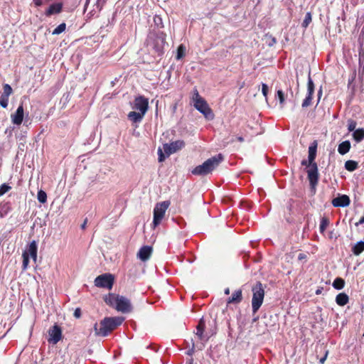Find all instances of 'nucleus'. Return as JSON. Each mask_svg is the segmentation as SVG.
<instances>
[{
    "instance_id": "nucleus-16",
    "label": "nucleus",
    "mask_w": 364,
    "mask_h": 364,
    "mask_svg": "<svg viewBox=\"0 0 364 364\" xmlns=\"http://www.w3.org/2000/svg\"><path fill=\"white\" fill-rule=\"evenodd\" d=\"M24 112L23 105H21L17 108L16 112L11 115V120L14 124L20 125L23 119Z\"/></svg>"
},
{
    "instance_id": "nucleus-56",
    "label": "nucleus",
    "mask_w": 364,
    "mask_h": 364,
    "mask_svg": "<svg viewBox=\"0 0 364 364\" xmlns=\"http://www.w3.org/2000/svg\"><path fill=\"white\" fill-rule=\"evenodd\" d=\"M225 294H230V289L229 288H226L224 291Z\"/></svg>"
},
{
    "instance_id": "nucleus-14",
    "label": "nucleus",
    "mask_w": 364,
    "mask_h": 364,
    "mask_svg": "<svg viewBox=\"0 0 364 364\" xmlns=\"http://www.w3.org/2000/svg\"><path fill=\"white\" fill-rule=\"evenodd\" d=\"M350 200L347 195H339L332 200V205L334 207H347L350 205Z\"/></svg>"
},
{
    "instance_id": "nucleus-9",
    "label": "nucleus",
    "mask_w": 364,
    "mask_h": 364,
    "mask_svg": "<svg viewBox=\"0 0 364 364\" xmlns=\"http://www.w3.org/2000/svg\"><path fill=\"white\" fill-rule=\"evenodd\" d=\"M194 107L197 110L202 113L208 119H213L214 117L212 109L208 106L207 102L203 99L198 100L194 103Z\"/></svg>"
},
{
    "instance_id": "nucleus-17",
    "label": "nucleus",
    "mask_w": 364,
    "mask_h": 364,
    "mask_svg": "<svg viewBox=\"0 0 364 364\" xmlns=\"http://www.w3.org/2000/svg\"><path fill=\"white\" fill-rule=\"evenodd\" d=\"M152 247L148 245L143 246L137 253L138 257L143 262L148 260L151 255Z\"/></svg>"
},
{
    "instance_id": "nucleus-46",
    "label": "nucleus",
    "mask_w": 364,
    "mask_h": 364,
    "mask_svg": "<svg viewBox=\"0 0 364 364\" xmlns=\"http://www.w3.org/2000/svg\"><path fill=\"white\" fill-rule=\"evenodd\" d=\"M307 259V255L304 253H299L298 255V260L302 261V260H306Z\"/></svg>"
},
{
    "instance_id": "nucleus-37",
    "label": "nucleus",
    "mask_w": 364,
    "mask_h": 364,
    "mask_svg": "<svg viewBox=\"0 0 364 364\" xmlns=\"http://www.w3.org/2000/svg\"><path fill=\"white\" fill-rule=\"evenodd\" d=\"M277 95L279 98L280 105L282 107H283L285 102L284 94L283 91L281 90H278Z\"/></svg>"
},
{
    "instance_id": "nucleus-2",
    "label": "nucleus",
    "mask_w": 364,
    "mask_h": 364,
    "mask_svg": "<svg viewBox=\"0 0 364 364\" xmlns=\"http://www.w3.org/2000/svg\"><path fill=\"white\" fill-rule=\"evenodd\" d=\"M166 36L163 31L154 28L150 31L147 36V46L159 56L164 53V46L166 44Z\"/></svg>"
},
{
    "instance_id": "nucleus-47",
    "label": "nucleus",
    "mask_w": 364,
    "mask_h": 364,
    "mask_svg": "<svg viewBox=\"0 0 364 364\" xmlns=\"http://www.w3.org/2000/svg\"><path fill=\"white\" fill-rule=\"evenodd\" d=\"M328 350H326L324 356H323V357H322V358L319 360V363H320L321 364H323V363H324V362H325V360H326V358H327V356H328Z\"/></svg>"
},
{
    "instance_id": "nucleus-38",
    "label": "nucleus",
    "mask_w": 364,
    "mask_h": 364,
    "mask_svg": "<svg viewBox=\"0 0 364 364\" xmlns=\"http://www.w3.org/2000/svg\"><path fill=\"white\" fill-rule=\"evenodd\" d=\"M11 188V187L9 185H7L6 183H3L1 186H0V196H3L4 194H5L6 192H8L10 189Z\"/></svg>"
},
{
    "instance_id": "nucleus-31",
    "label": "nucleus",
    "mask_w": 364,
    "mask_h": 364,
    "mask_svg": "<svg viewBox=\"0 0 364 364\" xmlns=\"http://www.w3.org/2000/svg\"><path fill=\"white\" fill-rule=\"evenodd\" d=\"M37 198L41 203H45L47 201V194L42 190L38 191Z\"/></svg>"
},
{
    "instance_id": "nucleus-11",
    "label": "nucleus",
    "mask_w": 364,
    "mask_h": 364,
    "mask_svg": "<svg viewBox=\"0 0 364 364\" xmlns=\"http://www.w3.org/2000/svg\"><path fill=\"white\" fill-rule=\"evenodd\" d=\"M311 73L309 72V76H308V82H307V95L305 97V99L303 100V102H302V107H307L311 105V100H312V96H313V94L314 93V90H315V85H314V83L311 77Z\"/></svg>"
},
{
    "instance_id": "nucleus-48",
    "label": "nucleus",
    "mask_w": 364,
    "mask_h": 364,
    "mask_svg": "<svg viewBox=\"0 0 364 364\" xmlns=\"http://www.w3.org/2000/svg\"><path fill=\"white\" fill-rule=\"evenodd\" d=\"M33 1L36 6H40L43 4L42 0H33Z\"/></svg>"
},
{
    "instance_id": "nucleus-24",
    "label": "nucleus",
    "mask_w": 364,
    "mask_h": 364,
    "mask_svg": "<svg viewBox=\"0 0 364 364\" xmlns=\"http://www.w3.org/2000/svg\"><path fill=\"white\" fill-rule=\"evenodd\" d=\"M353 138L356 142H360L364 139V128H359L353 133Z\"/></svg>"
},
{
    "instance_id": "nucleus-18",
    "label": "nucleus",
    "mask_w": 364,
    "mask_h": 364,
    "mask_svg": "<svg viewBox=\"0 0 364 364\" xmlns=\"http://www.w3.org/2000/svg\"><path fill=\"white\" fill-rule=\"evenodd\" d=\"M242 300V290L238 289L233 292L232 296L228 298V304H239Z\"/></svg>"
},
{
    "instance_id": "nucleus-15",
    "label": "nucleus",
    "mask_w": 364,
    "mask_h": 364,
    "mask_svg": "<svg viewBox=\"0 0 364 364\" xmlns=\"http://www.w3.org/2000/svg\"><path fill=\"white\" fill-rule=\"evenodd\" d=\"M205 328V322L203 318H201L200 321H198V323L196 326V335L198 336V338L201 341L205 340L208 341L210 336L204 335V331Z\"/></svg>"
},
{
    "instance_id": "nucleus-52",
    "label": "nucleus",
    "mask_w": 364,
    "mask_h": 364,
    "mask_svg": "<svg viewBox=\"0 0 364 364\" xmlns=\"http://www.w3.org/2000/svg\"><path fill=\"white\" fill-rule=\"evenodd\" d=\"M301 165L302 166H307L309 168V161H307L306 160H303L301 161Z\"/></svg>"
},
{
    "instance_id": "nucleus-36",
    "label": "nucleus",
    "mask_w": 364,
    "mask_h": 364,
    "mask_svg": "<svg viewBox=\"0 0 364 364\" xmlns=\"http://www.w3.org/2000/svg\"><path fill=\"white\" fill-rule=\"evenodd\" d=\"M4 92L1 95L8 97L12 93V88L9 84H5L3 87Z\"/></svg>"
},
{
    "instance_id": "nucleus-8",
    "label": "nucleus",
    "mask_w": 364,
    "mask_h": 364,
    "mask_svg": "<svg viewBox=\"0 0 364 364\" xmlns=\"http://www.w3.org/2000/svg\"><path fill=\"white\" fill-rule=\"evenodd\" d=\"M114 281V277L112 274L105 273L99 275L95 279V285L97 287L111 289Z\"/></svg>"
},
{
    "instance_id": "nucleus-43",
    "label": "nucleus",
    "mask_w": 364,
    "mask_h": 364,
    "mask_svg": "<svg viewBox=\"0 0 364 364\" xmlns=\"http://www.w3.org/2000/svg\"><path fill=\"white\" fill-rule=\"evenodd\" d=\"M107 0H97L96 3L97 8L100 11L106 4Z\"/></svg>"
},
{
    "instance_id": "nucleus-49",
    "label": "nucleus",
    "mask_w": 364,
    "mask_h": 364,
    "mask_svg": "<svg viewBox=\"0 0 364 364\" xmlns=\"http://www.w3.org/2000/svg\"><path fill=\"white\" fill-rule=\"evenodd\" d=\"M321 96H322V87H321L317 92L318 102H319Z\"/></svg>"
},
{
    "instance_id": "nucleus-40",
    "label": "nucleus",
    "mask_w": 364,
    "mask_h": 364,
    "mask_svg": "<svg viewBox=\"0 0 364 364\" xmlns=\"http://www.w3.org/2000/svg\"><path fill=\"white\" fill-rule=\"evenodd\" d=\"M158 160L159 162L164 161L167 156L166 154L163 152L161 148H159L158 149Z\"/></svg>"
},
{
    "instance_id": "nucleus-41",
    "label": "nucleus",
    "mask_w": 364,
    "mask_h": 364,
    "mask_svg": "<svg viewBox=\"0 0 364 364\" xmlns=\"http://www.w3.org/2000/svg\"><path fill=\"white\" fill-rule=\"evenodd\" d=\"M268 90L269 87L265 83H262V92L264 97H265L266 100H267Z\"/></svg>"
},
{
    "instance_id": "nucleus-29",
    "label": "nucleus",
    "mask_w": 364,
    "mask_h": 364,
    "mask_svg": "<svg viewBox=\"0 0 364 364\" xmlns=\"http://www.w3.org/2000/svg\"><path fill=\"white\" fill-rule=\"evenodd\" d=\"M186 46L183 44H181L177 48V54H176V58L177 60H180L182 58H183L186 54Z\"/></svg>"
},
{
    "instance_id": "nucleus-4",
    "label": "nucleus",
    "mask_w": 364,
    "mask_h": 364,
    "mask_svg": "<svg viewBox=\"0 0 364 364\" xmlns=\"http://www.w3.org/2000/svg\"><path fill=\"white\" fill-rule=\"evenodd\" d=\"M124 318L122 317H106L102 319L100 324L95 323L94 330L96 336H107L109 333L114 331L117 326H120Z\"/></svg>"
},
{
    "instance_id": "nucleus-57",
    "label": "nucleus",
    "mask_w": 364,
    "mask_h": 364,
    "mask_svg": "<svg viewBox=\"0 0 364 364\" xmlns=\"http://www.w3.org/2000/svg\"><path fill=\"white\" fill-rule=\"evenodd\" d=\"M89 1H90V0H86L85 5V8L87 6V4H89Z\"/></svg>"
},
{
    "instance_id": "nucleus-25",
    "label": "nucleus",
    "mask_w": 364,
    "mask_h": 364,
    "mask_svg": "<svg viewBox=\"0 0 364 364\" xmlns=\"http://www.w3.org/2000/svg\"><path fill=\"white\" fill-rule=\"evenodd\" d=\"M345 168L348 171H354L358 167V162L353 160H348L345 162Z\"/></svg>"
},
{
    "instance_id": "nucleus-28",
    "label": "nucleus",
    "mask_w": 364,
    "mask_h": 364,
    "mask_svg": "<svg viewBox=\"0 0 364 364\" xmlns=\"http://www.w3.org/2000/svg\"><path fill=\"white\" fill-rule=\"evenodd\" d=\"M38 250L37 243L35 240H33L28 245V249L26 250L28 252V256L34 253H36Z\"/></svg>"
},
{
    "instance_id": "nucleus-42",
    "label": "nucleus",
    "mask_w": 364,
    "mask_h": 364,
    "mask_svg": "<svg viewBox=\"0 0 364 364\" xmlns=\"http://www.w3.org/2000/svg\"><path fill=\"white\" fill-rule=\"evenodd\" d=\"M203 99V98L202 97H200V95L198 93V91L197 90V89L195 88L194 90H193V100L194 101V103L196 101L201 100Z\"/></svg>"
},
{
    "instance_id": "nucleus-1",
    "label": "nucleus",
    "mask_w": 364,
    "mask_h": 364,
    "mask_svg": "<svg viewBox=\"0 0 364 364\" xmlns=\"http://www.w3.org/2000/svg\"><path fill=\"white\" fill-rule=\"evenodd\" d=\"M317 141H314L309 147V169H307L308 179L310 183L311 191L313 194L316 193V187L318 182V166L314 160L316 156Z\"/></svg>"
},
{
    "instance_id": "nucleus-39",
    "label": "nucleus",
    "mask_w": 364,
    "mask_h": 364,
    "mask_svg": "<svg viewBox=\"0 0 364 364\" xmlns=\"http://www.w3.org/2000/svg\"><path fill=\"white\" fill-rule=\"evenodd\" d=\"M8 102H9V97H5V96H3V95H1V97H0V105L2 107H4V108L7 107Z\"/></svg>"
},
{
    "instance_id": "nucleus-45",
    "label": "nucleus",
    "mask_w": 364,
    "mask_h": 364,
    "mask_svg": "<svg viewBox=\"0 0 364 364\" xmlns=\"http://www.w3.org/2000/svg\"><path fill=\"white\" fill-rule=\"evenodd\" d=\"M191 341H192V346L187 352V354L188 355H192L195 352V343H194L193 339L191 340Z\"/></svg>"
},
{
    "instance_id": "nucleus-54",
    "label": "nucleus",
    "mask_w": 364,
    "mask_h": 364,
    "mask_svg": "<svg viewBox=\"0 0 364 364\" xmlns=\"http://www.w3.org/2000/svg\"><path fill=\"white\" fill-rule=\"evenodd\" d=\"M322 291H323V287H320V288H318V289L316 291V295H318V294H321Z\"/></svg>"
},
{
    "instance_id": "nucleus-32",
    "label": "nucleus",
    "mask_w": 364,
    "mask_h": 364,
    "mask_svg": "<svg viewBox=\"0 0 364 364\" xmlns=\"http://www.w3.org/2000/svg\"><path fill=\"white\" fill-rule=\"evenodd\" d=\"M22 257H23L22 267H23V269L25 270V269H27L28 264V262H29V257H28V254L27 251H24L23 252Z\"/></svg>"
},
{
    "instance_id": "nucleus-21",
    "label": "nucleus",
    "mask_w": 364,
    "mask_h": 364,
    "mask_svg": "<svg viewBox=\"0 0 364 364\" xmlns=\"http://www.w3.org/2000/svg\"><path fill=\"white\" fill-rule=\"evenodd\" d=\"M145 114L141 112H130L128 114V118L129 120L134 123L140 122Z\"/></svg>"
},
{
    "instance_id": "nucleus-53",
    "label": "nucleus",
    "mask_w": 364,
    "mask_h": 364,
    "mask_svg": "<svg viewBox=\"0 0 364 364\" xmlns=\"http://www.w3.org/2000/svg\"><path fill=\"white\" fill-rule=\"evenodd\" d=\"M30 256L33 259L34 262L36 261V259H37V252L34 253V254H33V255H31Z\"/></svg>"
},
{
    "instance_id": "nucleus-7",
    "label": "nucleus",
    "mask_w": 364,
    "mask_h": 364,
    "mask_svg": "<svg viewBox=\"0 0 364 364\" xmlns=\"http://www.w3.org/2000/svg\"><path fill=\"white\" fill-rule=\"evenodd\" d=\"M170 202L168 200L157 203L154 209V228L158 226L164 218L166 210L168 208Z\"/></svg>"
},
{
    "instance_id": "nucleus-22",
    "label": "nucleus",
    "mask_w": 364,
    "mask_h": 364,
    "mask_svg": "<svg viewBox=\"0 0 364 364\" xmlns=\"http://www.w3.org/2000/svg\"><path fill=\"white\" fill-rule=\"evenodd\" d=\"M349 301V297L346 293H340L336 297V302L338 305L343 306Z\"/></svg>"
},
{
    "instance_id": "nucleus-10",
    "label": "nucleus",
    "mask_w": 364,
    "mask_h": 364,
    "mask_svg": "<svg viewBox=\"0 0 364 364\" xmlns=\"http://www.w3.org/2000/svg\"><path fill=\"white\" fill-rule=\"evenodd\" d=\"M185 146V142L183 140H176L175 141H172L170 144H164L163 146L164 153L167 156H169L171 154L176 153V151L181 150L182 148Z\"/></svg>"
},
{
    "instance_id": "nucleus-55",
    "label": "nucleus",
    "mask_w": 364,
    "mask_h": 364,
    "mask_svg": "<svg viewBox=\"0 0 364 364\" xmlns=\"http://www.w3.org/2000/svg\"><path fill=\"white\" fill-rule=\"evenodd\" d=\"M237 140L239 141L240 142H243L244 138L242 136H237Z\"/></svg>"
},
{
    "instance_id": "nucleus-44",
    "label": "nucleus",
    "mask_w": 364,
    "mask_h": 364,
    "mask_svg": "<svg viewBox=\"0 0 364 364\" xmlns=\"http://www.w3.org/2000/svg\"><path fill=\"white\" fill-rule=\"evenodd\" d=\"M73 315L76 318H80L81 317V309L80 308H76Z\"/></svg>"
},
{
    "instance_id": "nucleus-58",
    "label": "nucleus",
    "mask_w": 364,
    "mask_h": 364,
    "mask_svg": "<svg viewBox=\"0 0 364 364\" xmlns=\"http://www.w3.org/2000/svg\"><path fill=\"white\" fill-rule=\"evenodd\" d=\"M189 364H193V360L190 361Z\"/></svg>"
},
{
    "instance_id": "nucleus-3",
    "label": "nucleus",
    "mask_w": 364,
    "mask_h": 364,
    "mask_svg": "<svg viewBox=\"0 0 364 364\" xmlns=\"http://www.w3.org/2000/svg\"><path fill=\"white\" fill-rule=\"evenodd\" d=\"M104 301L109 306L124 314L131 312L133 309L130 300L119 294L109 293L104 296Z\"/></svg>"
},
{
    "instance_id": "nucleus-5",
    "label": "nucleus",
    "mask_w": 364,
    "mask_h": 364,
    "mask_svg": "<svg viewBox=\"0 0 364 364\" xmlns=\"http://www.w3.org/2000/svg\"><path fill=\"white\" fill-rule=\"evenodd\" d=\"M223 161V156L221 154L215 155L205 161L201 165L196 166L191 171V173L200 176H207L211 173Z\"/></svg>"
},
{
    "instance_id": "nucleus-20",
    "label": "nucleus",
    "mask_w": 364,
    "mask_h": 364,
    "mask_svg": "<svg viewBox=\"0 0 364 364\" xmlns=\"http://www.w3.org/2000/svg\"><path fill=\"white\" fill-rule=\"evenodd\" d=\"M350 142L348 140L344 141L339 144L338 151L340 154L344 155L350 151Z\"/></svg>"
},
{
    "instance_id": "nucleus-23",
    "label": "nucleus",
    "mask_w": 364,
    "mask_h": 364,
    "mask_svg": "<svg viewBox=\"0 0 364 364\" xmlns=\"http://www.w3.org/2000/svg\"><path fill=\"white\" fill-rule=\"evenodd\" d=\"M353 255L358 256L364 251V241H358L352 247L351 250Z\"/></svg>"
},
{
    "instance_id": "nucleus-27",
    "label": "nucleus",
    "mask_w": 364,
    "mask_h": 364,
    "mask_svg": "<svg viewBox=\"0 0 364 364\" xmlns=\"http://www.w3.org/2000/svg\"><path fill=\"white\" fill-rule=\"evenodd\" d=\"M329 219L327 218V217H323L321 220V223H320V227H319V230H320V232L321 233H323L326 229V228L328 227V225H329Z\"/></svg>"
},
{
    "instance_id": "nucleus-33",
    "label": "nucleus",
    "mask_w": 364,
    "mask_h": 364,
    "mask_svg": "<svg viewBox=\"0 0 364 364\" xmlns=\"http://www.w3.org/2000/svg\"><path fill=\"white\" fill-rule=\"evenodd\" d=\"M66 28V24L65 23H62L58 25L53 31V35H58L65 31Z\"/></svg>"
},
{
    "instance_id": "nucleus-12",
    "label": "nucleus",
    "mask_w": 364,
    "mask_h": 364,
    "mask_svg": "<svg viewBox=\"0 0 364 364\" xmlns=\"http://www.w3.org/2000/svg\"><path fill=\"white\" fill-rule=\"evenodd\" d=\"M133 108L145 114L149 108L148 98L142 95L135 97Z\"/></svg>"
},
{
    "instance_id": "nucleus-50",
    "label": "nucleus",
    "mask_w": 364,
    "mask_h": 364,
    "mask_svg": "<svg viewBox=\"0 0 364 364\" xmlns=\"http://www.w3.org/2000/svg\"><path fill=\"white\" fill-rule=\"evenodd\" d=\"M364 224V215L361 217L358 222L355 223V226H358L359 225Z\"/></svg>"
},
{
    "instance_id": "nucleus-13",
    "label": "nucleus",
    "mask_w": 364,
    "mask_h": 364,
    "mask_svg": "<svg viewBox=\"0 0 364 364\" xmlns=\"http://www.w3.org/2000/svg\"><path fill=\"white\" fill-rule=\"evenodd\" d=\"M48 334L50 336L48 340V343L56 344L62 338V329L58 325L55 324L49 329Z\"/></svg>"
},
{
    "instance_id": "nucleus-51",
    "label": "nucleus",
    "mask_w": 364,
    "mask_h": 364,
    "mask_svg": "<svg viewBox=\"0 0 364 364\" xmlns=\"http://www.w3.org/2000/svg\"><path fill=\"white\" fill-rule=\"evenodd\" d=\"M87 219L86 218L85 220H84V223L81 225V228L82 229H85L86 228V225H87Z\"/></svg>"
},
{
    "instance_id": "nucleus-35",
    "label": "nucleus",
    "mask_w": 364,
    "mask_h": 364,
    "mask_svg": "<svg viewBox=\"0 0 364 364\" xmlns=\"http://www.w3.org/2000/svg\"><path fill=\"white\" fill-rule=\"evenodd\" d=\"M356 125H357V122L352 119H349L348 120V130L349 132H354L355 129V127H356Z\"/></svg>"
},
{
    "instance_id": "nucleus-19",
    "label": "nucleus",
    "mask_w": 364,
    "mask_h": 364,
    "mask_svg": "<svg viewBox=\"0 0 364 364\" xmlns=\"http://www.w3.org/2000/svg\"><path fill=\"white\" fill-rule=\"evenodd\" d=\"M63 8V4L61 3H56L51 4L47 11H46V16H51L55 14H59Z\"/></svg>"
},
{
    "instance_id": "nucleus-30",
    "label": "nucleus",
    "mask_w": 364,
    "mask_h": 364,
    "mask_svg": "<svg viewBox=\"0 0 364 364\" xmlns=\"http://www.w3.org/2000/svg\"><path fill=\"white\" fill-rule=\"evenodd\" d=\"M312 21V15L311 12L306 14L305 18L301 23V26L306 28Z\"/></svg>"
},
{
    "instance_id": "nucleus-6",
    "label": "nucleus",
    "mask_w": 364,
    "mask_h": 364,
    "mask_svg": "<svg viewBox=\"0 0 364 364\" xmlns=\"http://www.w3.org/2000/svg\"><path fill=\"white\" fill-rule=\"evenodd\" d=\"M252 308L253 313L255 314L261 307L264 300V289L263 288L262 284L260 282H257L252 287Z\"/></svg>"
},
{
    "instance_id": "nucleus-26",
    "label": "nucleus",
    "mask_w": 364,
    "mask_h": 364,
    "mask_svg": "<svg viewBox=\"0 0 364 364\" xmlns=\"http://www.w3.org/2000/svg\"><path fill=\"white\" fill-rule=\"evenodd\" d=\"M332 285L334 289H336L337 290H341L345 286V281L343 279H342L341 277H337L334 279Z\"/></svg>"
},
{
    "instance_id": "nucleus-34",
    "label": "nucleus",
    "mask_w": 364,
    "mask_h": 364,
    "mask_svg": "<svg viewBox=\"0 0 364 364\" xmlns=\"http://www.w3.org/2000/svg\"><path fill=\"white\" fill-rule=\"evenodd\" d=\"M154 26H156L157 28L164 27L162 18L160 16H158V15L154 16Z\"/></svg>"
}]
</instances>
